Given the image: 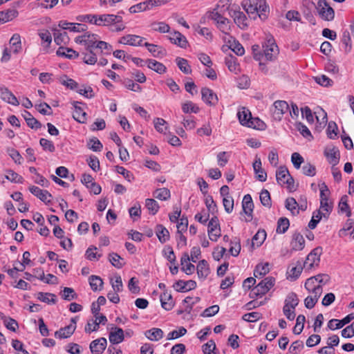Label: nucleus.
Masks as SVG:
<instances>
[{"instance_id":"nucleus-31","label":"nucleus","mask_w":354,"mask_h":354,"mask_svg":"<svg viewBox=\"0 0 354 354\" xmlns=\"http://www.w3.org/2000/svg\"><path fill=\"white\" fill-rule=\"evenodd\" d=\"M160 302L162 307L166 310H170L174 306V301L173 300L171 293L165 291L160 295Z\"/></svg>"},{"instance_id":"nucleus-30","label":"nucleus","mask_w":354,"mask_h":354,"mask_svg":"<svg viewBox=\"0 0 354 354\" xmlns=\"http://www.w3.org/2000/svg\"><path fill=\"white\" fill-rule=\"evenodd\" d=\"M196 271L199 279L204 280L207 278L210 273V270L206 260L203 259L198 262Z\"/></svg>"},{"instance_id":"nucleus-27","label":"nucleus","mask_w":354,"mask_h":354,"mask_svg":"<svg viewBox=\"0 0 354 354\" xmlns=\"http://www.w3.org/2000/svg\"><path fill=\"white\" fill-rule=\"evenodd\" d=\"M143 46L147 48V50L153 55V57L161 58L167 54L166 50L162 46L149 44L148 42L144 43Z\"/></svg>"},{"instance_id":"nucleus-26","label":"nucleus","mask_w":354,"mask_h":354,"mask_svg":"<svg viewBox=\"0 0 354 354\" xmlns=\"http://www.w3.org/2000/svg\"><path fill=\"white\" fill-rule=\"evenodd\" d=\"M169 39L171 43L180 46V48H185L188 44L186 37L178 31L171 33Z\"/></svg>"},{"instance_id":"nucleus-49","label":"nucleus","mask_w":354,"mask_h":354,"mask_svg":"<svg viewBox=\"0 0 354 354\" xmlns=\"http://www.w3.org/2000/svg\"><path fill=\"white\" fill-rule=\"evenodd\" d=\"M110 263L117 268H121L125 264L124 259L117 253H111L109 254Z\"/></svg>"},{"instance_id":"nucleus-6","label":"nucleus","mask_w":354,"mask_h":354,"mask_svg":"<svg viewBox=\"0 0 354 354\" xmlns=\"http://www.w3.org/2000/svg\"><path fill=\"white\" fill-rule=\"evenodd\" d=\"M274 284V279L268 277L258 283L251 291V297L263 296L266 294Z\"/></svg>"},{"instance_id":"nucleus-50","label":"nucleus","mask_w":354,"mask_h":354,"mask_svg":"<svg viewBox=\"0 0 354 354\" xmlns=\"http://www.w3.org/2000/svg\"><path fill=\"white\" fill-rule=\"evenodd\" d=\"M285 206L288 210L291 212L292 215H296L299 214V204L294 198H288L286 200Z\"/></svg>"},{"instance_id":"nucleus-35","label":"nucleus","mask_w":354,"mask_h":354,"mask_svg":"<svg viewBox=\"0 0 354 354\" xmlns=\"http://www.w3.org/2000/svg\"><path fill=\"white\" fill-rule=\"evenodd\" d=\"M56 54L59 57H64L68 59H75L79 57V53L70 48H65L63 46H60Z\"/></svg>"},{"instance_id":"nucleus-39","label":"nucleus","mask_w":354,"mask_h":354,"mask_svg":"<svg viewBox=\"0 0 354 354\" xmlns=\"http://www.w3.org/2000/svg\"><path fill=\"white\" fill-rule=\"evenodd\" d=\"M84 46H86V49H94L97 43L99 41L97 40L98 35L91 34L88 32L84 33Z\"/></svg>"},{"instance_id":"nucleus-36","label":"nucleus","mask_w":354,"mask_h":354,"mask_svg":"<svg viewBox=\"0 0 354 354\" xmlns=\"http://www.w3.org/2000/svg\"><path fill=\"white\" fill-rule=\"evenodd\" d=\"M156 234L159 241L162 243H166L169 239V232L162 225H156Z\"/></svg>"},{"instance_id":"nucleus-34","label":"nucleus","mask_w":354,"mask_h":354,"mask_svg":"<svg viewBox=\"0 0 354 354\" xmlns=\"http://www.w3.org/2000/svg\"><path fill=\"white\" fill-rule=\"evenodd\" d=\"M302 270L303 268L301 266V263L300 261H297V264L292 266L287 272V279L290 281H295L301 274Z\"/></svg>"},{"instance_id":"nucleus-28","label":"nucleus","mask_w":354,"mask_h":354,"mask_svg":"<svg viewBox=\"0 0 354 354\" xmlns=\"http://www.w3.org/2000/svg\"><path fill=\"white\" fill-rule=\"evenodd\" d=\"M261 161L260 158L256 157V160L253 163V169L257 174V179L261 182H265L267 179V174L262 169Z\"/></svg>"},{"instance_id":"nucleus-14","label":"nucleus","mask_w":354,"mask_h":354,"mask_svg":"<svg viewBox=\"0 0 354 354\" xmlns=\"http://www.w3.org/2000/svg\"><path fill=\"white\" fill-rule=\"evenodd\" d=\"M353 319H354L353 313L348 314L341 320L332 319L328 322V328L332 330L339 329L342 328L346 324H348Z\"/></svg>"},{"instance_id":"nucleus-62","label":"nucleus","mask_w":354,"mask_h":354,"mask_svg":"<svg viewBox=\"0 0 354 354\" xmlns=\"http://www.w3.org/2000/svg\"><path fill=\"white\" fill-rule=\"evenodd\" d=\"M306 321L305 316L303 315H299L296 319V324L293 328V333L295 335H299L304 327V323Z\"/></svg>"},{"instance_id":"nucleus-41","label":"nucleus","mask_w":354,"mask_h":354,"mask_svg":"<svg viewBox=\"0 0 354 354\" xmlns=\"http://www.w3.org/2000/svg\"><path fill=\"white\" fill-rule=\"evenodd\" d=\"M147 67L159 74H163L166 72V67L164 64L157 62L155 59H147L146 61Z\"/></svg>"},{"instance_id":"nucleus-46","label":"nucleus","mask_w":354,"mask_h":354,"mask_svg":"<svg viewBox=\"0 0 354 354\" xmlns=\"http://www.w3.org/2000/svg\"><path fill=\"white\" fill-rule=\"evenodd\" d=\"M37 299L41 301L45 302L48 304H54L56 303V295L53 293H44V292H38L37 293Z\"/></svg>"},{"instance_id":"nucleus-57","label":"nucleus","mask_w":354,"mask_h":354,"mask_svg":"<svg viewBox=\"0 0 354 354\" xmlns=\"http://www.w3.org/2000/svg\"><path fill=\"white\" fill-rule=\"evenodd\" d=\"M145 206L149 210V213L153 215H155L158 212L160 208L157 201L152 198L146 199Z\"/></svg>"},{"instance_id":"nucleus-11","label":"nucleus","mask_w":354,"mask_h":354,"mask_svg":"<svg viewBox=\"0 0 354 354\" xmlns=\"http://www.w3.org/2000/svg\"><path fill=\"white\" fill-rule=\"evenodd\" d=\"M92 18L94 19V24L98 26H111L122 21V17L115 15H102L98 18L93 15Z\"/></svg>"},{"instance_id":"nucleus-45","label":"nucleus","mask_w":354,"mask_h":354,"mask_svg":"<svg viewBox=\"0 0 354 354\" xmlns=\"http://www.w3.org/2000/svg\"><path fill=\"white\" fill-rule=\"evenodd\" d=\"M154 128L156 130L160 133H166V131L168 129L167 122L160 118H156L153 120Z\"/></svg>"},{"instance_id":"nucleus-55","label":"nucleus","mask_w":354,"mask_h":354,"mask_svg":"<svg viewBox=\"0 0 354 354\" xmlns=\"http://www.w3.org/2000/svg\"><path fill=\"white\" fill-rule=\"evenodd\" d=\"M290 225L289 220L287 218H280L277 221V232L283 234L288 229Z\"/></svg>"},{"instance_id":"nucleus-47","label":"nucleus","mask_w":354,"mask_h":354,"mask_svg":"<svg viewBox=\"0 0 354 354\" xmlns=\"http://www.w3.org/2000/svg\"><path fill=\"white\" fill-rule=\"evenodd\" d=\"M269 263H261L258 264L256 266V268L254 271V275L255 277H262L265 276L270 271Z\"/></svg>"},{"instance_id":"nucleus-51","label":"nucleus","mask_w":354,"mask_h":354,"mask_svg":"<svg viewBox=\"0 0 354 354\" xmlns=\"http://www.w3.org/2000/svg\"><path fill=\"white\" fill-rule=\"evenodd\" d=\"M153 196L161 201H166L170 198V191L165 187L157 189L153 194Z\"/></svg>"},{"instance_id":"nucleus-44","label":"nucleus","mask_w":354,"mask_h":354,"mask_svg":"<svg viewBox=\"0 0 354 354\" xmlns=\"http://www.w3.org/2000/svg\"><path fill=\"white\" fill-rule=\"evenodd\" d=\"M95 48L99 49L102 56L111 55L113 50L112 46L104 41H99Z\"/></svg>"},{"instance_id":"nucleus-10","label":"nucleus","mask_w":354,"mask_h":354,"mask_svg":"<svg viewBox=\"0 0 354 354\" xmlns=\"http://www.w3.org/2000/svg\"><path fill=\"white\" fill-rule=\"evenodd\" d=\"M322 252V248L317 247L313 249L307 256L304 263V268L311 269L314 266H318L320 261V256Z\"/></svg>"},{"instance_id":"nucleus-29","label":"nucleus","mask_w":354,"mask_h":354,"mask_svg":"<svg viewBox=\"0 0 354 354\" xmlns=\"http://www.w3.org/2000/svg\"><path fill=\"white\" fill-rule=\"evenodd\" d=\"M191 260L187 253H184L180 259L182 270L187 274H192L195 271V266L190 263Z\"/></svg>"},{"instance_id":"nucleus-40","label":"nucleus","mask_w":354,"mask_h":354,"mask_svg":"<svg viewBox=\"0 0 354 354\" xmlns=\"http://www.w3.org/2000/svg\"><path fill=\"white\" fill-rule=\"evenodd\" d=\"M237 117L242 125L248 126L252 115L250 111L245 107L240 109L237 113Z\"/></svg>"},{"instance_id":"nucleus-16","label":"nucleus","mask_w":354,"mask_h":354,"mask_svg":"<svg viewBox=\"0 0 354 354\" xmlns=\"http://www.w3.org/2000/svg\"><path fill=\"white\" fill-rule=\"evenodd\" d=\"M72 104L74 108L73 118L80 123H85L86 121V113L80 106L82 103L77 101H74L72 102Z\"/></svg>"},{"instance_id":"nucleus-59","label":"nucleus","mask_w":354,"mask_h":354,"mask_svg":"<svg viewBox=\"0 0 354 354\" xmlns=\"http://www.w3.org/2000/svg\"><path fill=\"white\" fill-rule=\"evenodd\" d=\"M17 15V11L15 10H8L6 12H0V22L6 23L12 20Z\"/></svg>"},{"instance_id":"nucleus-24","label":"nucleus","mask_w":354,"mask_h":354,"mask_svg":"<svg viewBox=\"0 0 354 354\" xmlns=\"http://www.w3.org/2000/svg\"><path fill=\"white\" fill-rule=\"evenodd\" d=\"M305 246V240L302 234L299 232L293 234L290 242V247L292 251H300L304 249Z\"/></svg>"},{"instance_id":"nucleus-19","label":"nucleus","mask_w":354,"mask_h":354,"mask_svg":"<svg viewBox=\"0 0 354 354\" xmlns=\"http://www.w3.org/2000/svg\"><path fill=\"white\" fill-rule=\"evenodd\" d=\"M0 98L7 103L14 106L19 104V102L15 95L9 91L8 88L4 86L0 87Z\"/></svg>"},{"instance_id":"nucleus-18","label":"nucleus","mask_w":354,"mask_h":354,"mask_svg":"<svg viewBox=\"0 0 354 354\" xmlns=\"http://www.w3.org/2000/svg\"><path fill=\"white\" fill-rule=\"evenodd\" d=\"M107 344L106 339L100 337L92 341L90 344V349L93 354H102Z\"/></svg>"},{"instance_id":"nucleus-52","label":"nucleus","mask_w":354,"mask_h":354,"mask_svg":"<svg viewBox=\"0 0 354 354\" xmlns=\"http://www.w3.org/2000/svg\"><path fill=\"white\" fill-rule=\"evenodd\" d=\"M6 151L16 164L21 165L23 162L24 158L17 149L9 147Z\"/></svg>"},{"instance_id":"nucleus-2","label":"nucleus","mask_w":354,"mask_h":354,"mask_svg":"<svg viewBox=\"0 0 354 354\" xmlns=\"http://www.w3.org/2000/svg\"><path fill=\"white\" fill-rule=\"evenodd\" d=\"M263 55L254 54V57L256 60H260L261 57H264L266 60L272 61L279 54V48L275 43L274 37L271 35L266 37V40L263 44Z\"/></svg>"},{"instance_id":"nucleus-1","label":"nucleus","mask_w":354,"mask_h":354,"mask_svg":"<svg viewBox=\"0 0 354 354\" xmlns=\"http://www.w3.org/2000/svg\"><path fill=\"white\" fill-rule=\"evenodd\" d=\"M241 6L251 19L259 18L264 21L268 18L270 6L267 0H243Z\"/></svg>"},{"instance_id":"nucleus-23","label":"nucleus","mask_w":354,"mask_h":354,"mask_svg":"<svg viewBox=\"0 0 354 354\" xmlns=\"http://www.w3.org/2000/svg\"><path fill=\"white\" fill-rule=\"evenodd\" d=\"M58 26L64 30H69L74 32H81L86 30V26L85 24L68 23L65 21H60Z\"/></svg>"},{"instance_id":"nucleus-21","label":"nucleus","mask_w":354,"mask_h":354,"mask_svg":"<svg viewBox=\"0 0 354 354\" xmlns=\"http://www.w3.org/2000/svg\"><path fill=\"white\" fill-rule=\"evenodd\" d=\"M202 100L208 105L214 106L218 102L217 95L208 88L201 89Z\"/></svg>"},{"instance_id":"nucleus-3","label":"nucleus","mask_w":354,"mask_h":354,"mask_svg":"<svg viewBox=\"0 0 354 354\" xmlns=\"http://www.w3.org/2000/svg\"><path fill=\"white\" fill-rule=\"evenodd\" d=\"M219 5L217 6L218 7ZM208 18L213 20L216 27L223 33L228 35L231 30L230 21L228 19L223 17L218 11V8L213 9L212 11L208 12Z\"/></svg>"},{"instance_id":"nucleus-63","label":"nucleus","mask_w":354,"mask_h":354,"mask_svg":"<svg viewBox=\"0 0 354 354\" xmlns=\"http://www.w3.org/2000/svg\"><path fill=\"white\" fill-rule=\"evenodd\" d=\"M248 127L253 128L259 130H263L266 127V124L258 118H250Z\"/></svg>"},{"instance_id":"nucleus-32","label":"nucleus","mask_w":354,"mask_h":354,"mask_svg":"<svg viewBox=\"0 0 354 354\" xmlns=\"http://www.w3.org/2000/svg\"><path fill=\"white\" fill-rule=\"evenodd\" d=\"M109 341L113 344H118L124 340V331L122 328L115 327L109 333Z\"/></svg>"},{"instance_id":"nucleus-64","label":"nucleus","mask_w":354,"mask_h":354,"mask_svg":"<svg viewBox=\"0 0 354 354\" xmlns=\"http://www.w3.org/2000/svg\"><path fill=\"white\" fill-rule=\"evenodd\" d=\"M236 60V58L234 57H230L225 59V64L227 65L228 69L235 73L239 71V66Z\"/></svg>"},{"instance_id":"nucleus-22","label":"nucleus","mask_w":354,"mask_h":354,"mask_svg":"<svg viewBox=\"0 0 354 354\" xmlns=\"http://www.w3.org/2000/svg\"><path fill=\"white\" fill-rule=\"evenodd\" d=\"M29 191L44 203H48L50 202L52 195L47 190L41 189L36 186H30L29 187Z\"/></svg>"},{"instance_id":"nucleus-20","label":"nucleus","mask_w":354,"mask_h":354,"mask_svg":"<svg viewBox=\"0 0 354 354\" xmlns=\"http://www.w3.org/2000/svg\"><path fill=\"white\" fill-rule=\"evenodd\" d=\"M242 207L243 212L249 217L248 218H246L245 221L248 222L250 221L252 218V213L254 209V204L252 197L250 194H246L243 196L242 201Z\"/></svg>"},{"instance_id":"nucleus-48","label":"nucleus","mask_w":354,"mask_h":354,"mask_svg":"<svg viewBox=\"0 0 354 354\" xmlns=\"http://www.w3.org/2000/svg\"><path fill=\"white\" fill-rule=\"evenodd\" d=\"M176 62L179 69L185 74H190L192 73L191 66L188 64L187 59L181 57H177Z\"/></svg>"},{"instance_id":"nucleus-4","label":"nucleus","mask_w":354,"mask_h":354,"mask_svg":"<svg viewBox=\"0 0 354 354\" xmlns=\"http://www.w3.org/2000/svg\"><path fill=\"white\" fill-rule=\"evenodd\" d=\"M299 301L297 295L295 292H290L287 295L283 307V313L288 320L295 319V308L299 304Z\"/></svg>"},{"instance_id":"nucleus-15","label":"nucleus","mask_w":354,"mask_h":354,"mask_svg":"<svg viewBox=\"0 0 354 354\" xmlns=\"http://www.w3.org/2000/svg\"><path fill=\"white\" fill-rule=\"evenodd\" d=\"M144 38L136 35H127L125 36L122 37L118 42L120 44H124V45H130V46H142L144 44L143 41Z\"/></svg>"},{"instance_id":"nucleus-33","label":"nucleus","mask_w":354,"mask_h":354,"mask_svg":"<svg viewBox=\"0 0 354 354\" xmlns=\"http://www.w3.org/2000/svg\"><path fill=\"white\" fill-rule=\"evenodd\" d=\"M325 156L328 162L332 165L335 166L339 162V153L336 148L333 147L326 150Z\"/></svg>"},{"instance_id":"nucleus-56","label":"nucleus","mask_w":354,"mask_h":354,"mask_svg":"<svg viewBox=\"0 0 354 354\" xmlns=\"http://www.w3.org/2000/svg\"><path fill=\"white\" fill-rule=\"evenodd\" d=\"M319 209L324 212V218H328L329 214H330L333 209V205L331 203L328 202V198L327 199H322L320 201V207Z\"/></svg>"},{"instance_id":"nucleus-5","label":"nucleus","mask_w":354,"mask_h":354,"mask_svg":"<svg viewBox=\"0 0 354 354\" xmlns=\"http://www.w3.org/2000/svg\"><path fill=\"white\" fill-rule=\"evenodd\" d=\"M276 178L280 185H286L290 191L295 190L294 179L286 167L281 166L279 167L276 172Z\"/></svg>"},{"instance_id":"nucleus-9","label":"nucleus","mask_w":354,"mask_h":354,"mask_svg":"<svg viewBox=\"0 0 354 354\" xmlns=\"http://www.w3.org/2000/svg\"><path fill=\"white\" fill-rule=\"evenodd\" d=\"M318 12L322 19L332 21L335 17V11L325 0H319L317 3Z\"/></svg>"},{"instance_id":"nucleus-25","label":"nucleus","mask_w":354,"mask_h":354,"mask_svg":"<svg viewBox=\"0 0 354 354\" xmlns=\"http://www.w3.org/2000/svg\"><path fill=\"white\" fill-rule=\"evenodd\" d=\"M196 287V283L193 280L187 281L179 280L174 284V288L178 292H187L195 289Z\"/></svg>"},{"instance_id":"nucleus-53","label":"nucleus","mask_w":354,"mask_h":354,"mask_svg":"<svg viewBox=\"0 0 354 354\" xmlns=\"http://www.w3.org/2000/svg\"><path fill=\"white\" fill-rule=\"evenodd\" d=\"M266 239L265 230H259L252 238V245L261 246Z\"/></svg>"},{"instance_id":"nucleus-61","label":"nucleus","mask_w":354,"mask_h":354,"mask_svg":"<svg viewBox=\"0 0 354 354\" xmlns=\"http://www.w3.org/2000/svg\"><path fill=\"white\" fill-rule=\"evenodd\" d=\"M314 80L316 83L322 86L328 87L333 84V81L325 75H317L314 77Z\"/></svg>"},{"instance_id":"nucleus-37","label":"nucleus","mask_w":354,"mask_h":354,"mask_svg":"<svg viewBox=\"0 0 354 354\" xmlns=\"http://www.w3.org/2000/svg\"><path fill=\"white\" fill-rule=\"evenodd\" d=\"M53 31L54 41L57 45H65L69 42V37L66 32H61L56 28H55Z\"/></svg>"},{"instance_id":"nucleus-43","label":"nucleus","mask_w":354,"mask_h":354,"mask_svg":"<svg viewBox=\"0 0 354 354\" xmlns=\"http://www.w3.org/2000/svg\"><path fill=\"white\" fill-rule=\"evenodd\" d=\"M5 178L14 183L21 184L24 183V178L12 169L5 170Z\"/></svg>"},{"instance_id":"nucleus-8","label":"nucleus","mask_w":354,"mask_h":354,"mask_svg":"<svg viewBox=\"0 0 354 354\" xmlns=\"http://www.w3.org/2000/svg\"><path fill=\"white\" fill-rule=\"evenodd\" d=\"M230 15L233 18L234 23L242 30L246 29L248 24V19L245 14L241 11L239 8L236 6L235 8H232L230 10Z\"/></svg>"},{"instance_id":"nucleus-58","label":"nucleus","mask_w":354,"mask_h":354,"mask_svg":"<svg viewBox=\"0 0 354 354\" xmlns=\"http://www.w3.org/2000/svg\"><path fill=\"white\" fill-rule=\"evenodd\" d=\"M110 282L111 286L113 289V291L116 292H120L122 290L123 284L122 281V278L119 275H115L113 277L111 278Z\"/></svg>"},{"instance_id":"nucleus-38","label":"nucleus","mask_w":354,"mask_h":354,"mask_svg":"<svg viewBox=\"0 0 354 354\" xmlns=\"http://www.w3.org/2000/svg\"><path fill=\"white\" fill-rule=\"evenodd\" d=\"M94 49H86L82 53L83 61L85 64L94 65L97 62V54L94 53Z\"/></svg>"},{"instance_id":"nucleus-60","label":"nucleus","mask_w":354,"mask_h":354,"mask_svg":"<svg viewBox=\"0 0 354 354\" xmlns=\"http://www.w3.org/2000/svg\"><path fill=\"white\" fill-rule=\"evenodd\" d=\"M150 9L149 5L148 4V0H147L130 7L129 12L131 13H137Z\"/></svg>"},{"instance_id":"nucleus-54","label":"nucleus","mask_w":354,"mask_h":354,"mask_svg":"<svg viewBox=\"0 0 354 354\" xmlns=\"http://www.w3.org/2000/svg\"><path fill=\"white\" fill-rule=\"evenodd\" d=\"M89 283L91 289L93 291H97L102 288L103 281L100 277L96 275H91L89 277Z\"/></svg>"},{"instance_id":"nucleus-7","label":"nucleus","mask_w":354,"mask_h":354,"mask_svg":"<svg viewBox=\"0 0 354 354\" xmlns=\"http://www.w3.org/2000/svg\"><path fill=\"white\" fill-rule=\"evenodd\" d=\"M289 111V105L284 100H277L270 108V112L274 120L281 121L284 114Z\"/></svg>"},{"instance_id":"nucleus-13","label":"nucleus","mask_w":354,"mask_h":354,"mask_svg":"<svg viewBox=\"0 0 354 354\" xmlns=\"http://www.w3.org/2000/svg\"><path fill=\"white\" fill-rule=\"evenodd\" d=\"M76 322V318H72L69 325L60 328L55 333V337L64 339L71 337L75 330Z\"/></svg>"},{"instance_id":"nucleus-17","label":"nucleus","mask_w":354,"mask_h":354,"mask_svg":"<svg viewBox=\"0 0 354 354\" xmlns=\"http://www.w3.org/2000/svg\"><path fill=\"white\" fill-rule=\"evenodd\" d=\"M95 320H90L85 326V331L86 333H91L93 331H97L99 328L100 324H105L107 322L106 316L100 315V316L95 317Z\"/></svg>"},{"instance_id":"nucleus-42","label":"nucleus","mask_w":354,"mask_h":354,"mask_svg":"<svg viewBox=\"0 0 354 354\" xmlns=\"http://www.w3.org/2000/svg\"><path fill=\"white\" fill-rule=\"evenodd\" d=\"M145 335L151 341H158L163 337V331L160 328H153L145 331Z\"/></svg>"},{"instance_id":"nucleus-12","label":"nucleus","mask_w":354,"mask_h":354,"mask_svg":"<svg viewBox=\"0 0 354 354\" xmlns=\"http://www.w3.org/2000/svg\"><path fill=\"white\" fill-rule=\"evenodd\" d=\"M208 236L211 241H217L221 236V229L218 219L216 216L212 217L208 223Z\"/></svg>"}]
</instances>
